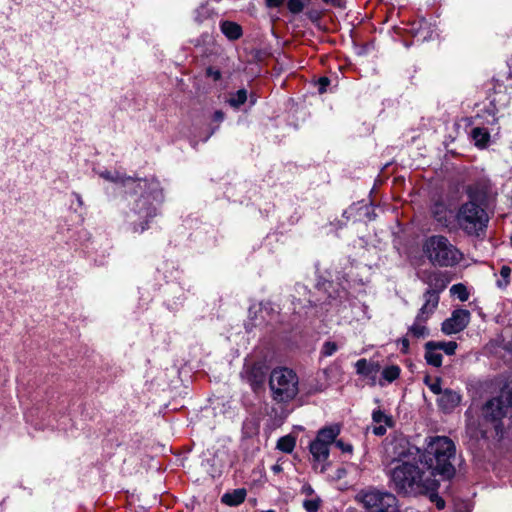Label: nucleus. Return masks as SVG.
<instances>
[{"instance_id":"37998d69","label":"nucleus","mask_w":512,"mask_h":512,"mask_svg":"<svg viewBox=\"0 0 512 512\" xmlns=\"http://www.w3.org/2000/svg\"><path fill=\"white\" fill-rule=\"evenodd\" d=\"M403 350L406 351L409 347V340L407 338H403L401 340Z\"/></svg>"},{"instance_id":"c03bdc74","label":"nucleus","mask_w":512,"mask_h":512,"mask_svg":"<svg viewBox=\"0 0 512 512\" xmlns=\"http://www.w3.org/2000/svg\"><path fill=\"white\" fill-rule=\"evenodd\" d=\"M217 129H218V125H217V126H215V127H213V128H211V129H210V131H209V133H208V134L206 135V137L204 138V140H205V141H206V140H208V139L210 138V136H211V135H212V134H213Z\"/></svg>"},{"instance_id":"a19ab883","label":"nucleus","mask_w":512,"mask_h":512,"mask_svg":"<svg viewBox=\"0 0 512 512\" xmlns=\"http://www.w3.org/2000/svg\"><path fill=\"white\" fill-rule=\"evenodd\" d=\"M224 120V113L221 110H217L213 114V121L220 124Z\"/></svg>"},{"instance_id":"0eeeda50","label":"nucleus","mask_w":512,"mask_h":512,"mask_svg":"<svg viewBox=\"0 0 512 512\" xmlns=\"http://www.w3.org/2000/svg\"><path fill=\"white\" fill-rule=\"evenodd\" d=\"M509 408H512V397L504 394L500 397L492 398L483 407V425L490 424L495 431L496 436H502L503 424L502 418L507 414Z\"/></svg>"},{"instance_id":"7ed1b4c3","label":"nucleus","mask_w":512,"mask_h":512,"mask_svg":"<svg viewBox=\"0 0 512 512\" xmlns=\"http://www.w3.org/2000/svg\"><path fill=\"white\" fill-rule=\"evenodd\" d=\"M422 252L436 267H454L463 260V253L443 235H432L422 243Z\"/></svg>"},{"instance_id":"393cba45","label":"nucleus","mask_w":512,"mask_h":512,"mask_svg":"<svg viewBox=\"0 0 512 512\" xmlns=\"http://www.w3.org/2000/svg\"><path fill=\"white\" fill-rule=\"evenodd\" d=\"M511 268L507 265H503L500 269V278L497 280V287L505 289L510 282Z\"/></svg>"},{"instance_id":"4c0bfd02","label":"nucleus","mask_w":512,"mask_h":512,"mask_svg":"<svg viewBox=\"0 0 512 512\" xmlns=\"http://www.w3.org/2000/svg\"><path fill=\"white\" fill-rule=\"evenodd\" d=\"M301 493L306 496H312L314 494V489L310 484H304L301 488Z\"/></svg>"},{"instance_id":"6e6552de","label":"nucleus","mask_w":512,"mask_h":512,"mask_svg":"<svg viewBox=\"0 0 512 512\" xmlns=\"http://www.w3.org/2000/svg\"><path fill=\"white\" fill-rule=\"evenodd\" d=\"M359 496L368 512H398V500L388 491L367 490L361 492Z\"/></svg>"},{"instance_id":"a878e982","label":"nucleus","mask_w":512,"mask_h":512,"mask_svg":"<svg viewBox=\"0 0 512 512\" xmlns=\"http://www.w3.org/2000/svg\"><path fill=\"white\" fill-rule=\"evenodd\" d=\"M428 23L425 20L420 22V28L414 33L418 41H426L433 38L432 32L428 31Z\"/></svg>"},{"instance_id":"a211bd4d","label":"nucleus","mask_w":512,"mask_h":512,"mask_svg":"<svg viewBox=\"0 0 512 512\" xmlns=\"http://www.w3.org/2000/svg\"><path fill=\"white\" fill-rule=\"evenodd\" d=\"M426 320L416 316L414 323L409 328V334L415 338H424L428 335V329L425 326Z\"/></svg>"},{"instance_id":"2eb2a0df","label":"nucleus","mask_w":512,"mask_h":512,"mask_svg":"<svg viewBox=\"0 0 512 512\" xmlns=\"http://www.w3.org/2000/svg\"><path fill=\"white\" fill-rule=\"evenodd\" d=\"M460 400L461 397L458 393L451 390H445L441 393L438 402L444 410H451L460 403Z\"/></svg>"},{"instance_id":"f8f14e48","label":"nucleus","mask_w":512,"mask_h":512,"mask_svg":"<svg viewBox=\"0 0 512 512\" xmlns=\"http://www.w3.org/2000/svg\"><path fill=\"white\" fill-rule=\"evenodd\" d=\"M356 373L369 380V385L375 386L378 384V377L381 366L377 361H368L365 358L359 359L355 363Z\"/></svg>"},{"instance_id":"9b49d317","label":"nucleus","mask_w":512,"mask_h":512,"mask_svg":"<svg viewBox=\"0 0 512 512\" xmlns=\"http://www.w3.org/2000/svg\"><path fill=\"white\" fill-rule=\"evenodd\" d=\"M241 376L256 390L266 380L267 367L262 363L245 364Z\"/></svg>"},{"instance_id":"9d476101","label":"nucleus","mask_w":512,"mask_h":512,"mask_svg":"<svg viewBox=\"0 0 512 512\" xmlns=\"http://www.w3.org/2000/svg\"><path fill=\"white\" fill-rule=\"evenodd\" d=\"M470 312L466 309H456L451 317L442 323L441 330L446 335H452L463 331L470 322Z\"/></svg>"},{"instance_id":"79ce46f5","label":"nucleus","mask_w":512,"mask_h":512,"mask_svg":"<svg viewBox=\"0 0 512 512\" xmlns=\"http://www.w3.org/2000/svg\"><path fill=\"white\" fill-rule=\"evenodd\" d=\"M207 74L211 76L214 80H219L221 78V73L218 70H214L213 68L207 69Z\"/></svg>"},{"instance_id":"39448f33","label":"nucleus","mask_w":512,"mask_h":512,"mask_svg":"<svg viewBox=\"0 0 512 512\" xmlns=\"http://www.w3.org/2000/svg\"><path fill=\"white\" fill-rule=\"evenodd\" d=\"M296 373L288 368H276L271 372L269 385L273 398L279 402L292 400L299 391Z\"/></svg>"},{"instance_id":"f257e3e1","label":"nucleus","mask_w":512,"mask_h":512,"mask_svg":"<svg viewBox=\"0 0 512 512\" xmlns=\"http://www.w3.org/2000/svg\"><path fill=\"white\" fill-rule=\"evenodd\" d=\"M397 455L390 471V481L398 493L416 496L434 492L439 485L436 476L450 479L455 474L451 462L455 456V445L446 436L428 438L424 452L408 445Z\"/></svg>"},{"instance_id":"f03ea898","label":"nucleus","mask_w":512,"mask_h":512,"mask_svg":"<svg viewBox=\"0 0 512 512\" xmlns=\"http://www.w3.org/2000/svg\"><path fill=\"white\" fill-rule=\"evenodd\" d=\"M99 176L119 184L131 192L128 208L124 212L126 227L136 234L149 229L153 219L158 215V209L164 201L163 188L154 178H132L121 175L117 171H102Z\"/></svg>"},{"instance_id":"c85d7f7f","label":"nucleus","mask_w":512,"mask_h":512,"mask_svg":"<svg viewBox=\"0 0 512 512\" xmlns=\"http://www.w3.org/2000/svg\"><path fill=\"white\" fill-rule=\"evenodd\" d=\"M321 499L319 497H315L312 499H306L303 502V507L307 512H317L320 507Z\"/></svg>"},{"instance_id":"ea45409f","label":"nucleus","mask_w":512,"mask_h":512,"mask_svg":"<svg viewBox=\"0 0 512 512\" xmlns=\"http://www.w3.org/2000/svg\"><path fill=\"white\" fill-rule=\"evenodd\" d=\"M431 500L436 502V506L438 509H443L445 506V502L443 499L439 498L437 495L432 494Z\"/></svg>"},{"instance_id":"e433bc0d","label":"nucleus","mask_w":512,"mask_h":512,"mask_svg":"<svg viewBox=\"0 0 512 512\" xmlns=\"http://www.w3.org/2000/svg\"><path fill=\"white\" fill-rule=\"evenodd\" d=\"M71 197L74 199L76 205H77V208H82L84 206V201H83V198L82 196L77 193V192H72L71 193Z\"/></svg>"},{"instance_id":"a18cd8bd","label":"nucleus","mask_w":512,"mask_h":512,"mask_svg":"<svg viewBox=\"0 0 512 512\" xmlns=\"http://www.w3.org/2000/svg\"><path fill=\"white\" fill-rule=\"evenodd\" d=\"M325 2L329 3H333L335 5H338V6H341V3H342V0H324Z\"/></svg>"},{"instance_id":"cd10ccee","label":"nucleus","mask_w":512,"mask_h":512,"mask_svg":"<svg viewBox=\"0 0 512 512\" xmlns=\"http://www.w3.org/2000/svg\"><path fill=\"white\" fill-rule=\"evenodd\" d=\"M372 420L375 424H391V419L381 410H375L372 413Z\"/></svg>"},{"instance_id":"f704fd0d","label":"nucleus","mask_w":512,"mask_h":512,"mask_svg":"<svg viewBox=\"0 0 512 512\" xmlns=\"http://www.w3.org/2000/svg\"><path fill=\"white\" fill-rule=\"evenodd\" d=\"M388 426L389 425H386V424H375L372 427V432H373V434H375L377 436H382L386 433Z\"/></svg>"},{"instance_id":"c9c22d12","label":"nucleus","mask_w":512,"mask_h":512,"mask_svg":"<svg viewBox=\"0 0 512 512\" xmlns=\"http://www.w3.org/2000/svg\"><path fill=\"white\" fill-rule=\"evenodd\" d=\"M329 84H330V80H329V78H327V77H322V78H320V79L318 80V83H317L319 93H321V94H322V93L326 92L327 86H328Z\"/></svg>"},{"instance_id":"5701e85b","label":"nucleus","mask_w":512,"mask_h":512,"mask_svg":"<svg viewBox=\"0 0 512 512\" xmlns=\"http://www.w3.org/2000/svg\"><path fill=\"white\" fill-rule=\"evenodd\" d=\"M296 445L295 438L291 435L281 437L277 442V448L285 453H291Z\"/></svg>"},{"instance_id":"58836bf2","label":"nucleus","mask_w":512,"mask_h":512,"mask_svg":"<svg viewBox=\"0 0 512 512\" xmlns=\"http://www.w3.org/2000/svg\"><path fill=\"white\" fill-rule=\"evenodd\" d=\"M267 7L278 8L283 4V0H265Z\"/></svg>"},{"instance_id":"8fccbe9b","label":"nucleus","mask_w":512,"mask_h":512,"mask_svg":"<svg viewBox=\"0 0 512 512\" xmlns=\"http://www.w3.org/2000/svg\"><path fill=\"white\" fill-rule=\"evenodd\" d=\"M510 243H511V245H512V235H511V237H510Z\"/></svg>"},{"instance_id":"aec40b11","label":"nucleus","mask_w":512,"mask_h":512,"mask_svg":"<svg viewBox=\"0 0 512 512\" xmlns=\"http://www.w3.org/2000/svg\"><path fill=\"white\" fill-rule=\"evenodd\" d=\"M425 359L429 365L440 367L442 365V354L435 347H429L425 344Z\"/></svg>"},{"instance_id":"c756f323","label":"nucleus","mask_w":512,"mask_h":512,"mask_svg":"<svg viewBox=\"0 0 512 512\" xmlns=\"http://www.w3.org/2000/svg\"><path fill=\"white\" fill-rule=\"evenodd\" d=\"M337 349H338V347H337L336 343L327 341L323 344L321 353L323 356L328 357V356L333 355L337 351Z\"/></svg>"},{"instance_id":"bb28decb","label":"nucleus","mask_w":512,"mask_h":512,"mask_svg":"<svg viewBox=\"0 0 512 512\" xmlns=\"http://www.w3.org/2000/svg\"><path fill=\"white\" fill-rule=\"evenodd\" d=\"M310 0H289L287 3L288 10L293 14H298L303 11L304 7Z\"/></svg>"},{"instance_id":"423d86ee","label":"nucleus","mask_w":512,"mask_h":512,"mask_svg":"<svg viewBox=\"0 0 512 512\" xmlns=\"http://www.w3.org/2000/svg\"><path fill=\"white\" fill-rule=\"evenodd\" d=\"M456 218L460 228L469 235H478L488 223L486 211L473 201L464 203L459 208Z\"/></svg>"},{"instance_id":"ddd939ff","label":"nucleus","mask_w":512,"mask_h":512,"mask_svg":"<svg viewBox=\"0 0 512 512\" xmlns=\"http://www.w3.org/2000/svg\"><path fill=\"white\" fill-rule=\"evenodd\" d=\"M431 213L433 218L443 227H447L450 218L451 211L447 207V205L441 201L435 202L431 207Z\"/></svg>"},{"instance_id":"6ab92c4d","label":"nucleus","mask_w":512,"mask_h":512,"mask_svg":"<svg viewBox=\"0 0 512 512\" xmlns=\"http://www.w3.org/2000/svg\"><path fill=\"white\" fill-rule=\"evenodd\" d=\"M245 496V490L237 489L234 490L232 493H225L222 496V502L230 506H236L241 504L245 500Z\"/></svg>"},{"instance_id":"4468645a","label":"nucleus","mask_w":512,"mask_h":512,"mask_svg":"<svg viewBox=\"0 0 512 512\" xmlns=\"http://www.w3.org/2000/svg\"><path fill=\"white\" fill-rule=\"evenodd\" d=\"M221 32L230 41H235L243 35L242 27L233 21L223 20L219 24Z\"/></svg>"},{"instance_id":"2f4dec72","label":"nucleus","mask_w":512,"mask_h":512,"mask_svg":"<svg viewBox=\"0 0 512 512\" xmlns=\"http://www.w3.org/2000/svg\"><path fill=\"white\" fill-rule=\"evenodd\" d=\"M208 17V10L205 6H200L194 12V20L198 24L202 23L205 18Z\"/></svg>"},{"instance_id":"4be33fe9","label":"nucleus","mask_w":512,"mask_h":512,"mask_svg":"<svg viewBox=\"0 0 512 512\" xmlns=\"http://www.w3.org/2000/svg\"><path fill=\"white\" fill-rule=\"evenodd\" d=\"M247 101V90L239 89L235 93H232L228 99V103L230 106L234 108H239Z\"/></svg>"},{"instance_id":"f3484780","label":"nucleus","mask_w":512,"mask_h":512,"mask_svg":"<svg viewBox=\"0 0 512 512\" xmlns=\"http://www.w3.org/2000/svg\"><path fill=\"white\" fill-rule=\"evenodd\" d=\"M471 138L475 146L483 149L487 147L490 141V133L485 128L475 127L471 131Z\"/></svg>"},{"instance_id":"de8ad7c7","label":"nucleus","mask_w":512,"mask_h":512,"mask_svg":"<svg viewBox=\"0 0 512 512\" xmlns=\"http://www.w3.org/2000/svg\"><path fill=\"white\" fill-rule=\"evenodd\" d=\"M488 430H489V428H488V427L484 428V430H483V434H487V433H488Z\"/></svg>"},{"instance_id":"1a4fd4ad","label":"nucleus","mask_w":512,"mask_h":512,"mask_svg":"<svg viewBox=\"0 0 512 512\" xmlns=\"http://www.w3.org/2000/svg\"><path fill=\"white\" fill-rule=\"evenodd\" d=\"M436 283L433 289H429L424 294V304L421 307L419 313L420 319L427 320L430 315L434 312L439 303V292L444 290L446 287L445 281L442 279L441 275H438L436 278Z\"/></svg>"},{"instance_id":"412c9836","label":"nucleus","mask_w":512,"mask_h":512,"mask_svg":"<svg viewBox=\"0 0 512 512\" xmlns=\"http://www.w3.org/2000/svg\"><path fill=\"white\" fill-rule=\"evenodd\" d=\"M428 346L435 347L438 351L442 350L447 355H454L457 349V343L455 341H429Z\"/></svg>"},{"instance_id":"b1692460","label":"nucleus","mask_w":512,"mask_h":512,"mask_svg":"<svg viewBox=\"0 0 512 512\" xmlns=\"http://www.w3.org/2000/svg\"><path fill=\"white\" fill-rule=\"evenodd\" d=\"M450 294L453 297L458 298L462 302L467 301L469 299V292L466 286L462 283L452 285L450 288Z\"/></svg>"},{"instance_id":"473e14b6","label":"nucleus","mask_w":512,"mask_h":512,"mask_svg":"<svg viewBox=\"0 0 512 512\" xmlns=\"http://www.w3.org/2000/svg\"><path fill=\"white\" fill-rule=\"evenodd\" d=\"M425 383L428 385V387L430 388V390L434 394H441L442 393V390H441V380L439 378H436L433 381H430L429 378H426L425 379Z\"/></svg>"},{"instance_id":"20e7f679","label":"nucleus","mask_w":512,"mask_h":512,"mask_svg":"<svg viewBox=\"0 0 512 512\" xmlns=\"http://www.w3.org/2000/svg\"><path fill=\"white\" fill-rule=\"evenodd\" d=\"M340 433L338 425H330L320 429L316 438L310 443L309 450L313 459V469L324 473L329 466L330 445Z\"/></svg>"},{"instance_id":"09e8293b","label":"nucleus","mask_w":512,"mask_h":512,"mask_svg":"<svg viewBox=\"0 0 512 512\" xmlns=\"http://www.w3.org/2000/svg\"><path fill=\"white\" fill-rule=\"evenodd\" d=\"M261 512H275L274 510H265V511H261Z\"/></svg>"},{"instance_id":"7c9ffc66","label":"nucleus","mask_w":512,"mask_h":512,"mask_svg":"<svg viewBox=\"0 0 512 512\" xmlns=\"http://www.w3.org/2000/svg\"><path fill=\"white\" fill-rule=\"evenodd\" d=\"M471 504L466 500H458L454 502V512H471Z\"/></svg>"},{"instance_id":"72a5a7b5","label":"nucleus","mask_w":512,"mask_h":512,"mask_svg":"<svg viewBox=\"0 0 512 512\" xmlns=\"http://www.w3.org/2000/svg\"><path fill=\"white\" fill-rule=\"evenodd\" d=\"M334 442L336 447H338L343 453H352L353 448L351 444L344 442L342 439H335Z\"/></svg>"},{"instance_id":"49530a36","label":"nucleus","mask_w":512,"mask_h":512,"mask_svg":"<svg viewBox=\"0 0 512 512\" xmlns=\"http://www.w3.org/2000/svg\"><path fill=\"white\" fill-rule=\"evenodd\" d=\"M272 470H273L275 473H278V472H280V471H281V467H280L279 465H274V466L272 467Z\"/></svg>"},{"instance_id":"dca6fc26","label":"nucleus","mask_w":512,"mask_h":512,"mask_svg":"<svg viewBox=\"0 0 512 512\" xmlns=\"http://www.w3.org/2000/svg\"><path fill=\"white\" fill-rule=\"evenodd\" d=\"M400 372H401V369L397 365H390V366L385 367L381 371V377H378V385L383 387L388 383H392L399 377Z\"/></svg>"}]
</instances>
